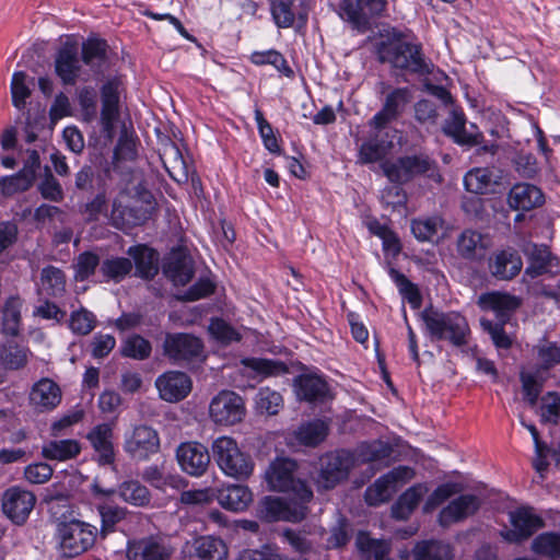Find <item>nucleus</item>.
<instances>
[{
  "label": "nucleus",
  "mask_w": 560,
  "mask_h": 560,
  "mask_svg": "<svg viewBox=\"0 0 560 560\" xmlns=\"http://www.w3.org/2000/svg\"><path fill=\"white\" fill-rule=\"evenodd\" d=\"M132 270V261L126 257H112L101 262L100 271L109 281L120 282Z\"/></svg>",
  "instance_id": "864d4df0"
},
{
  "label": "nucleus",
  "mask_w": 560,
  "mask_h": 560,
  "mask_svg": "<svg viewBox=\"0 0 560 560\" xmlns=\"http://www.w3.org/2000/svg\"><path fill=\"white\" fill-rule=\"evenodd\" d=\"M100 264V257L92 252H84L80 254L73 265L74 278L77 281L88 280Z\"/></svg>",
  "instance_id": "0e129e2a"
},
{
  "label": "nucleus",
  "mask_w": 560,
  "mask_h": 560,
  "mask_svg": "<svg viewBox=\"0 0 560 560\" xmlns=\"http://www.w3.org/2000/svg\"><path fill=\"white\" fill-rule=\"evenodd\" d=\"M96 510L101 517V528L98 534L102 538H105L108 534L115 532L116 525L125 520L127 511L113 503H100L96 505Z\"/></svg>",
  "instance_id": "37998d69"
},
{
  "label": "nucleus",
  "mask_w": 560,
  "mask_h": 560,
  "mask_svg": "<svg viewBox=\"0 0 560 560\" xmlns=\"http://www.w3.org/2000/svg\"><path fill=\"white\" fill-rule=\"evenodd\" d=\"M128 255L136 266V275L143 279H152L159 271V254L145 245L131 246Z\"/></svg>",
  "instance_id": "f704fd0d"
},
{
  "label": "nucleus",
  "mask_w": 560,
  "mask_h": 560,
  "mask_svg": "<svg viewBox=\"0 0 560 560\" xmlns=\"http://www.w3.org/2000/svg\"><path fill=\"white\" fill-rule=\"evenodd\" d=\"M176 459L184 472L200 477L209 467L210 454L208 448L199 442H184L176 448Z\"/></svg>",
  "instance_id": "a211bd4d"
},
{
  "label": "nucleus",
  "mask_w": 560,
  "mask_h": 560,
  "mask_svg": "<svg viewBox=\"0 0 560 560\" xmlns=\"http://www.w3.org/2000/svg\"><path fill=\"white\" fill-rule=\"evenodd\" d=\"M353 466V456L341 450L327 454L322 458V468L317 483L324 489H332L337 483L348 477Z\"/></svg>",
  "instance_id": "dca6fc26"
},
{
  "label": "nucleus",
  "mask_w": 560,
  "mask_h": 560,
  "mask_svg": "<svg viewBox=\"0 0 560 560\" xmlns=\"http://www.w3.org/2000/svg\"><path fill=\"white\" fill-rule=\"evenodd\" d=\"M209 413L217 424L234 425L246 415L244 399L233 390H222L212 398Z\"/></svg>",
  "instance_id": "ddd939ff"
},
{
  "label": "nucleus",
  "mask_w": 560,
  "mask_h": 560,
  "mask_svg": "<svg viewBox=\"0 0 560 560\" xmlns=\"http://www.w3.org/2000/svg\"><path fill=\"white\" fill-rule=\"evenodd\" d=\"M211 336L223 345H230L233 341H240L241 335L234 327L222 318H213L209 325Z\"/></svg>",
  "instance_id": "69168bd1"
},
{
  "label": "nucleus",
  "mask_w": 560,
  "mask_h": 560,
  "mask_svg": "<svg viewBox=\"0 0 560 560\" xmlns=\"http://www.w3.org/2000/svg\"><path fill=\"white\" fill-rule=\"evenodd\" d=\"M26 73L18 71L13 73L11 82L12 103L18 109L24 108L26 100L31 96V90L26 84Z\"/></svg>",
  "instance_id": "338daca9"
},
{
  "label": "nucleus",
  "mask_w": 560,
  "mask_h": 560,
  "mask_svg": "<svg viewBox=\"0 0 560 560\" xmlns=\"http://www.w3.org/2000/svg\"><path fill=\"white\" fill-rule=\"evenodd\" d=\"M35 503V494L18 486L7 489L2 495V511L16 525L26 522Z\"/></svg>",
  "instance_id": "f3484780"
},
{
  "label": "nucleus",
  "mask_w": 560,
  "mask_h": 560,
  "mask_svg": "<svg viewBox=\"0 0 560 560\" xmlns=\"http://www.w3.org/2000/svg\"><path fill=\"white\" fill-rule=\"evenodd\" d=\"M296 395L306 401H323L328 395V385L319 376L303 374L295 380Z\"/></svg>",
  "instance_id": "e433bc0d"
},
{
  "label": "nucleus",
  "mask_w": 560,
  "mask_h": 560,
  "mask_svg": "<svg viewBox=\"0 0 560 560\" xmlns=\"http://www.w3.org/2000/svg\"><path fill=\"white\" fill-rule=\"evenodd\" d=\"M380 60L390 63L394 68L419 75L430 74L433 67L425 59L420 45L407 42L383 45L380 48Z\"/></svg>",
  "instance_id": "39448f33"
},
{
  "label": "nucleus",
  "mask_w": 560,
  "mask_h": 560,
  "mask_svg": "<svg viewBox=\"0 0 560 560\" xmlns=\"http://www.w3.org/2000/svg\"><path fill=\"white\" fill-rule=\"evenodd\" d=\"M425 331L433 341H448L454 347L468 343L470 328L465 316L458 312H442L432 306L420 314Z\"/></svg>",
  "instance_id": "f257e3e1"
},
{
  "label": "nucleus",
  "mask_w": 560,
  "mask_h": 560,
  "mask_svg": "<svg viewBox=\"0 0 560 560\" xmlns=\"http://www.w3.org/2000/svg\"><path fill=\"white\" fill-rule=\"evenodd\" d=\"M39 291L51 298L62 296L66 292L65 272L51 265L43 268L40 272Z\"/></svg>",
  "instance_id": "a19ab883"
},
{
  "label": "nucleus",
  "mask_w": 560,
  "mask_h": 560,
  "mask_svg": "<svg viewBox=\"0 0 560 560\" xmlns=\"http://www.w3.org/2000/svg\"><path fill=\"white\" fill-rule=\"evenodd\" d=\"M497 184L493 172L488 167H476L464 176V185L467 191L476 195H485L492 190Z\"/></svg>",
  "instance_id": "ea45409f"
},
{
  "label": "nucleus",
  "mask_w": 560,
  "mask_h": 560,
  "mask_svg": "<svg viewBox=\"0 0 560 560\" xmlns=\"http://www.w3.org/2000/svg\"><path fill=\"white\" fill-rule=\"evenodd\" d=\"M490 245L488 235L470 229L463 231L456 242L458 255L467 260L482 259Z\"/></svg>",
  "instance_id": "a878e982"
},
{
  "label": "nucleus",
  "mask_w": 560,
  "mask_h": 560,
  "mask_svg": "<svg viewBox=\"0 0 560 560\" xmlns=\"http://www.w3.org/2000/svg\"><path fill=\"white\" fill-rule=\"evenodd\" d=\"M42 452L47 459L68 460L80 454L81 446L77 440H58L45 444Z\"/></svg>",
  "instance_id": "c03bdc74"
},
{
  "label": "nucleus",
  "mask_w": 560,
  "mask_h": 560,
  "mask_svg": "<svg viewBox=\"0 0 560 560\" xmlns=\"http://www.w3.org/2000/svg\"><path fill=\"white\" fill-rule=\"evenodd\" d=\"M411 97L412 94L409 88L394 89L386 95L382 109L372 117L369 126L375 130L385 129L400 116Z\"/></svg>",
  "instance_id": "6ab92c4d"
},
{
  "label": "nucleus",
  "mask_w": 560,
  "mask_h": 560,
  "mask_svg": "<svg viewBox=\"0 0 560 560\" xmlns=\"http://www.w3.org/2000/svg\"><path fill=\"white\" fill-rule=\"evenodd\" d=\"M522 304V300L515 295L504 292H489L481 294L479 305L485 310H491L497 313L500 320L504 322L512 312L517 310Z\"/></svg>",
  "instance_id": "473e14b6"
},
{
  "label": "nucleus",
  "mask_w": 560,
  "mask_h": 560,
  "mask_svg": "<svg viewBox=\"0 0 560 560\" xmlns=\"http://www.w3.org/2000/svg\"><path fill=\"white\" fill-rule=\"evenodd\" d=\"M60 401L61 390L54 381L42 378L33 385L30 393V402L37 411L52 410Z\"/></svg>",
  "instance_id": "bb28decb"
},
{
  "label": "nucleus",
  "mask_w": 560,
  "mask_h": 560,
  "mask_svg": "<svg viewBox=\"0 0 560 560\" xmlns=\"http://www.w3.org/2000/svg\"><path fill=\"white\" fill-rule=\"evenodd\" d=\"M511 208L515 210L529 211L534 208L540 207L545 197L540 188L533 184L521 183L515 184L508 197Z\"/></svg>",
  "instance_id": "c756f323"
},
{
  "label": "nucleus",
  "mask_w": 560,
  "mask_h": 560,
  "mask_svg": "<svg viewBox=\"0 0 560 560\" xmlns=\"http://www.w3.org/2000/svg\"><path fill=\"white\" fill-rule=\"evenodd\" d=\"M386 8L387 0H342L340 3L341 16L361 32L368 31L373 20L383 16Z\"/></svg>",
  "instance_id": "9d476101"
},
{
  "label": "nucleus",
  "mask_w": 560,
  "mask_h": 560,
  "mask_svg": "<svg viewBox=\"0 0 560 560\" xmlns=\"http://www.w3.org/2000/svg\"><path fill=\"white\" fill-rule=\"evenodd\" d=\"M213 458L219 468L230 477L247 479L254 470L252 457L241 451L236 441L230 436H220L212 443Z\"/></svg>",
  "instance_id": "20e7f679"
},
{
  "label": "nucleus",
  "mask_w": 560,
  "mask_h": 560,
  "mask_svg": "<svg viewBox=\"0 0 560 560\" xmlns=\"http://www.w3.org/2000/svg\"><path fill=\"white\" fill-rule=\"evenodd\" d=\"M257 408L268 415H277L282 405L280 393L269 387L260 388L256 398Z\"/></svg>",
  "instance_id": "774afa93"
},
{
  "label": "nucleus",
  "mask_w": 560,
  "mask_h": 560,
  "mask_svg": "<svg viewBox=\"0 0 560 560\" xmlns=\"http://www.w3.org/2000/svg\"><path fill=\"white\" fill-rule=\"evenodd\" d=\"M142 479L152 487L164 490L167 486L175 487L179 480L178 476L165 474L163 467L151 465L143 469Z\"/></svg>",
  "instance_id": "13d9d810"
},
{
  "label": "nucleus",
  "mask_w": 560,
  "mask_h": 560,
  "mask_svg": "<svg viewBox=\"0 0 560 560\" xmlns=\"http://www.w3.org/2000/svg\"><path fill=\"white\" fill-rule=\"evenodd\" d=\"M245 368L250 369L257 375L262 377L279 376L288 373L285 363L279 360L264 359V358H246L242 360Z\"/></svg>",
  "instance_id": "3c124183"
},
{
  "label": "nucleus",
  "mask_w": 560,
  "mask_h": 560,
  "mask_svg": "<svg viewBox=\"0 0 560 560\" xmlns=\"http://www.w3.org/2000/svg\"><path fill=\"white\" fill-rule=\"evenodd\" d=\"M88 440L98 454V462L102 465H110L115 460L113 446V428L108 423H101L94 427L88 434Z\"/></svg>",
  "instance_id": "2f4dec72"
},
{
  "label": "nucleus",
  "mask_w": 560,
  "mask_h": 560,
  "mask_svg": "<svg viewBox=\"0 0 560 560\" xmlns=\"http://www.w3.org/2000/svg\"><path fill=\"white\" fill-rule=\"evenodd\" d=\"M383 174L393 184L404 185L418 177L438 175V164L425 153L402 155L381 163Z\"/></svg>",
  "instance_id": "f03ea898"
},
{
  "label": "nucleus",
  "mask_w": 560,
  "mask_h": 560,
  "mask_svg": "<svg viewBox=\"0 0 560 560\" xmlns=\"http://www.w3.org/2000/svg\"><path fill=\"white\" fill-rule=\"evenodd\" d=\"M373 130L370 139L359 148L358 162L361 164L384 162L383 160L393 148V142L386 141L381 135L382 130Z\"/></svg>",
  "instance_id": "72a5a7b5"
},
{
  "label": "nucleus",
  "mask_w": 560,
  "mask_h": 560,
  "mask_svg": "<svg viewBox=\"0 0 560 560\" xmlns=\"http://www.w3.org/2000/svg\"><path fill=\"white\" fill-rule=\"evenodd\" d=\"M96 326L95 315L84 307L73 311L69 318V328L75 335L86 336Z\"/></svg>",
  "instance_id": "bf43d9fd"
},
{
  "label": "nucleus",
  "mask_w": 560,
  "mask_h": 560,
  "mask_svg": "<svg viewBox=\"0 0 560 560\" xmlns=\"http://www.w3.org/2000/svg\"><path fill=\"white\" fill-rule=\"evenodd\" d=\"M480 506V500L474 494H463L450 502L439 514V523L446 527L472 515Z\"/></svg>",
  "instance_id": "cd10ccee"
},
{
  "label": "nucleus",
  "mask_w": 560,
  "mask_h": 560,
  "mask_svg": "<svg viewBox=\"0 0 560 560\" xmlns=\"http://www.w3.org/2000/svg\"><path fill=\"white\" fill-rule=\"evenodd\" d=\"M55 73L65 85H74L80 77L81 60L75 44L65 43L55 56Z\"/></svg>",
  "instance_id": "412c9836"
},
{
  "label": "nucleus",
  "mask_w": 560,
  "mask_h": 560,
  "mask_svg": "<svg viewBox=\"0 0 560 560\" xmlns=\"http://www.w3.org/2000/svg\"><path fill=\"white\" fill-rule=\"evenodd\" d=\"M540 421L542 423L558 424L560 422V395L556 392H548L540 399Z\"/></svg>",
  "instance_id": "4d7b16f0"
},
{
  "label": "nucleus",
  "mask_w": 560,
  "mask_h": 560,
  "mask_svg": "<svg viewBox=\"0 0 560 560\" xmlns=\"http://www.w3.org/2000/svg\"><path fill=\"white\" fill-rule=\"evenodd\" d=\"M355 544L365 560H392L388 557L389 546L386 541L373 539L368 534L360 533Z\"/></svg>",
  "instance_id": "de8ad7c7"
},
{
  "label": "nucleus",
  "mask_w": 560,
  "mask_h": 560,
  "mask_svg": "<svg viewBox=\"0 0 560 560\" xmlns=\"http://www.w3.org/2000/svg\"><path fill=\"white\" fill-rule=\"evenodd\" d=\"M96 526L77 518L59 522L57 539L59 550L65 558H74L90 550L96 542Z\"/></svg>",
  "instance_id": "7ed1b4c3"
},
{
  "label": "nucleus",
  "mask_w": 560,
  "mask_h": 560,
  "mask_svg": "<svg viewBox=\"0 0 560 560\" xmlns=\"http://www.w3.org/2000/svg\"><path fill=\"white\" fill-rule=\"evenodd\" d=\"M101 125L103 131L112 137L119 117V93L114 81L106 82L101 89Z\"/></svg>",
  "instance_id": "393cba45"
},
{
  "label": "nucleus",
  "mask_w": 560,
  "mask_h": 560,
  "mask_svg": "<svg viewBox=\"0 0 560 560\" xmlns=\"http://www.w3.org/2000/svg\"><path fill=\"white\" fill-rule=\"evenodd\" d=\"M175 552L171 540L162 535H149L128 541V560H171Z\"/></svg>",
  "instance_id": "9b49d317"
},
{
  "label": "nucleus",
  "mask_w": 560,
  "mask_h": 560,
  "mask_svg": "<svg viewBox=\"0 0 560 560\" xmlns=\"http://www.w3.org/2000/svg\"><path fill=\"white\" fill-rule=\"evenodd\" d=\"M415 560H451L452 551L448 544L438 540L418 542L412 550Z\"/></svg>",
  "instance_id": "a18cd8bd"
},
{
  "label": "nucleus",
  "mask_w": 560,
  "mask_h": 560,
  "mask_svg": "<svg viewBox=\"0 0 560 560\" xmlns=\"http://www.w3.org/2000/svg\"><path fill=\"white\" fill-rule=\"evenodd\" d=\"M155 386L163 400L174 402L184 399L190 393L191 380L184 372L171 371L160 375Z\"/></svg>",
  "instance_id": "4be33fe9"
},
{
  "label": "nucleus",
  "mask_w": 560,
  "mask_h": 560,
  "mask_svg": "<svg viewBox=\"0 0 560 560\" xmlns=\"http://www.w3.org/2000/svg\"><path fill=\"white\" fill-rule=\"evenodd\" d=\"M250 60L258 66L271 65L288 77L293 73L284 57L277 50L255 51L252 54Z\"/></svg>",
  "instance_id": "e2e57ef3"
},
{
  "label": "nucleus",
  "mask_w": 560,
  "mask_h": 560,
  "mask_svg": "<svg viewBox=\"0 0 560 560\" xmlns=\"http://www.w3.org/2000/svg\"><path fill=\"white\" fill-rule=\"evenodd\" d=\"M22 301L19 296H10L2 308V331L8 336H18L21 324Z\"/></svg>",
  "instance_id": "8fccbe9b"
},
{
  "label": "nucleus",
  "mask_w": 560,
  "mask_h": 560,
  "mask_svg": "<svg viewBox=\"0 0 560 560\" xmlns=\"http://www.w3.org/2000/svg\"><path fill=\"white\" fill-rule=\"evenodd\" d=\"M228 547L218 537L200 536L192 540L183 560H226Z\"/></svg>",
  "instance_id": "5701e85b"
},
{
  "label": "nucleus",
  "mask_w": 560,
  "mask_h": 560,
  "mask_svg": "<svg viewBox=\"0 0 560 560\" xmlns=\"http://www.w3.org/2000/svg\"><path fill=\"white\" fill-rule=\"evenodd\" d=\"M160 158L165 171L174 180L182 182L188 178L186 162L179 148L174 142L164 145Z\"/></svg>",
  "instance_id": "58836bf2"
},
{
  "label": "nucleus",
  "mask_w": 560,
  "mask_h": 560,
  "mask_svg": "<svg viewBox=\"0 0 560 560\" xmlns=\"http://www.w3.org/2000/svg\"><path fill=\"white\" fill-rule=\"evenodd\" d=\"M296 463L289 458H278L271 463L266 478L271 489L281 492H291L296 499L310 502L313 492L301 479L295 478Z\"/></svg>",
  "instance_id": "0eeeda50"
},
{
  "label": "nucleus",
  "mask_w": 560,
  "mask_h": 560,
  "mask_svg": "<svg viewBox=\"0 0 560 560\" xmlns=\"http://www.w3.org/2000/svg\"><path fill=\"white\" fill-rule=\"evenodd\" d=\"M427 492L428 488L422 483L415 485L407 489L392 506L393 517L399 521L407 520Z\"/></svg>",
  "instance_id": "4c0bfd02"
},
{
  "label": "nucleus",
  "mask_w": 560,
  "mask_h": 560,
  "mask_svg": "<svg viewBox=\"0 0 560 560\" xmlns=\"http://www.w3.org/2000/svg\"><path fill=\"white\" fill-rule=\"evenodd\" d=\"M443 131L458 144L476 145L482 139L481 132L467 130L465 115L457 109L451 112L443 126Z\"/></svg>",
  "instance_id": "7c9ffc66"
},
{
  "label": "nucleus",
  "mask_w": 560,
  "mask_h": 560,
  "mask_svg": "<svg viewBox=\"0 0 560 560\" xmlns=\"http://www.w3.org/2000/svg\"><path fill=\"white\" fill-rule=\"evenodd\" d=\"M107 44L103 39L90 38L82 45V61L100 71L107 60Z\"/></svg>",
  "instance_id": "49530a36"
},
{
  "label": "nucleus",
  "mask_w": 560,
  "mask_h": 560,
  "mask_svg": "<svg viewBox=\"0 0 560 560\" xmlns=\"http://www.w3.org/2000/svg\"><path fill=\"white\" fill-rule=\"evenodd\" d=\"M161 447L160 435L147 424H138L125 434L124 451L133 460L145 462Z\"/></svg>",
  "instance_id": "1a4fd4ad"
},
{
  "label": "nucleus",
  "mask_w": 560,
  "mask_h": 560,
  "mask_svg": "<svg viewBox=\"0 0 560 560\" xmlns=\"http://www.w3.org/2000/svg\"><path fill=\"white\" fill-rule=\"evenodd\" d=\"M152 347L149 340L140 335L128 337L121 346L120 353L125 358L145 360L150 357Z\"/></svg>",
  "instance_id": "6e6d98bb"
},
{
  "label": "nucleus",
  "mask_w": 560,
  "mask_h": 560,
  "mask_svg": "<svg viewBox=\"0 0 560 560\" xmlns=\"http://www.w3.org/2000/svg\"><path fill=\"white\" fill-rule=\"evenodd\" d=\"M520 378L524 399L530 407H535L547 376L540 370H536L535 372H522Z\"/></svg>",
  "instance_id": "603ef678"
},
{
  "label": "nucleus",
  "mask_w": 560,
  "mask_h": 560,
  "mask_svg": "<svg viewBox=\"0 0 560 560\" xmlns=\"http://www.w3.org/2000/svg\"><path fill=\"white\" fill-rule=\"evenodd\" d=\"M217 499L222 508L233 512H240L248 506L253 497L246 486L228 485L218 490Z\"/></svg>",
  "instance_id": "c9c22d12"
},
{
  "label": "nucleus",
  "mask_w": 560,
  "mask_h": 560,
  "mask_svg": "<svg viewBox=\"0 0 560 560\" xmlns=\"http://www.w3.org/2000/svg\"><path fill=\"white\" fill-rule=\"evenodd\" d=\"M308 513L307 502L295 497L289 500L267 497L262 500L259 514L267 522L288 521L301 522Z\"/></svg>",
  "instance_id": "f8f14e48"
},
{
  "label": "nucleus",
  "mask_w": 560,
  "mask_h": 560,
  "mask_svg": "<svg viewBox=\"0 0 560 560\" xmlns=\"http://www.w3.org/2000/svg\"><path fill=\"white\" fill-rule=\"evenodd\" d=\"M530 550L551 560L560 559V534L555 532L539 534L533 539Z\"/></svg>",
  "instance_id": "09e8293b"
},
{
  "label": "nucleus",
  "mask_w": 560,
  "mask_h": 560,
  "mask_svg": "<svg viewBox=\"0 0 560 560\" xmlns=\"http://www.w3.org/2000/svg\"><path fill=\"white\" fill-rule=\"evenodd\" d=\"M118 493L125 502L136 506L149 504L151 498L148 488L135 480L122 482L118 488Z\"/></svg>",
  "instance_id": "5fc2aeb1"
},
{
  "label": "nucleus",
  "mask_w": 560,
  "mask_h": 560,
  "mask_svg": "<svg viewBox=\"0 0 560 560\" xmlns=\"http://www.w3.org/2000/svg\"><path fill=\"white\" fill-rule=\"evenodd\" d=\"M296 0H272L271 14L279 27L287 28L293 25L295 19L294 3Z\"/></svg>",
  "instance_id": "680f3d73"
},
{
  "label": "nucleus",
  "mask_w": 560,
  "mask_h": 560,
  "mask_svg": "<svg viewBox=\"0 0 560 560\" xmlns=\"http://www.w3.org/2000/svg\"><path fill=\"white\" fill-rule=\"evenodd\" d=\"M413 476V470L407 466H399L392 469L368 487L364 493L365 502L369 505L376 506L389 501L397 491V483L399 481L406 482L412 479Z\"/></svg>",
  "instance_id": "4468645a"
},
{
  "label": "nucleus",
  "mask_w": 560,
  "mask_h": 560,
  "mask_svg": "<svg viewBox=\"0 0 560 560\" xmlns=\"http://www.w3.org/2000/svg\"><path fill=\"white\" fill-rule=\"evenodd\" d=\"M328 434V425L323 420H313L302 423L294 432L300 444L315 447L320 444Z\"/></svg>",
  "instance_id": "79ce46f5"
},
{
  "label": "nucleus",
  "mask_w": 560,
  "mask_h": 560,
  "mask_svg": "<svg viewBox=\"0 0 560 560\" xmlns=\"http://www.w3.org/2000/svg\"><path fill=\"white\" fill-rule=\"evenodd\" d=\"M163 355L175 364H188L203 357L205 346L200 338L187 332H167L164 337Z\"/></svg>",
  "instance_id": "6e6552de"
},
{
  "label": "nucleus",
  "mask_w": 560,
  "mask_h": 560,
  "mask_svg": "<svg viewBox=\"0 0 560 560\" xmlns=\"http://www.w3.org/2000/svg\"><path fill=\"white\" fill-rule=\"evenodd\" d=\"M523 253L528 259L525 275L532 279L555 273L559 267L558 257L555 256L546 245L527 243L523 247Z\"/></svg>",
  "instance_id": "aec40b11"
},
{
  "label": "nucleus",
  "mask_w": 560,
  "mask_h": 560,
  "mask_svg": "<svg viewBox=\"0 0 560 560\" xmlns=\"http://www.w3.org/2000/svg\"><path fill=\"white\" fill-rule=\"evenodd\" d=\"M522 267V258L513 248L498 250L489 258V271L500 280L513 279L521 272Z\"/></svg>",
  "instance_id": "b1692460"
},
{
  "label": "nucleus",
  "mask_w": 560,
  "mask_h": 560,
  "mask_svg": "<svg viewBox=\"0 0 560 560\" xmlns=\"http://www.w3.org/2000/svg\"><path fill=\"white\" fill-rule=\"evenodd\" d=\"M537 359L541 373L546 374L551 368L560 363V346L556 342L544 341L536 347Z\"/></svg>",
  "instance_id": "052dcab7"
},
{
  "label": "nucleus",
  "mask_w": 560,
  "mask_h": 560,
  "mask_svg": "<svg viewBox=\"0 0 560 560\" xmlns=\"http://www.w3.org/2000/svg\"><path fill=\"white\" fill-rule=\"evenodd\" d=\"M163 272L174 284L185 285L194 277L192 260L183 250H174L166 258Z\"/></svg>",
  "instance_id": "c85d7f7f"
},
{
  "label": "nucleus",
  "mask_w": 560,
  "mask_h": 560,
  "mask_svg": "<svg viewBox=\"0 0 560 560\" xmlns=\"http://www.w3.org/2000/svg\"><path fill=\"white\" fill-rule=\"evenodd\" d=\"M512 528L501 532L502 537L512 544L528 539L534 533L545 526V522L533 508L523 506L509 513Z\"/></svg>",
  "instance_id": "2eb2a0df"
},
{
  "label": "nucleus",
  "mask_w": 560,
  "mask_h": 560,
  "mask_svg": "<svg viewBox=\"0 0 560 560\" xmlns=\"http://www.w3.org/2000/svg\"><path fill=\"white\" fill-rule=\"evenodd\" d=\"M126 199L127 194L120 192L113 200L109 215L112 225L122 231L144 224L155 210V202L149 192L143 195V201L135 200L130 203Z\"/></svg>",
  "instance_id": "423d86ee"
}]
</instances>
